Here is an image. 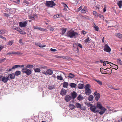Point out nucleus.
<instances>
[{
  "label": "nucleus",
  "instance_id": "1",
  "mask_svg": "<svg viewBox=\"0 0 122 122\" xmlns=\"http://www.w3.org/2000/svg\"><path fill=\"white\" fill-rule=\"evenodd\" d=\"M67 35L68 37L71 38H75L78 36L77 33L71 30H70L67 32Z\"/></svg>",
  "mask_w": 122,
  "mask_h": 122
},
{
  "label": "nucleus",
  "instance_id": "2",
  "mask_svg": "<svg viewBox=\"0 0 122 122\" xmlns=\"http://www.w3.org/2000/svg\"><path fill=\"white\" fill-rule=\"evenodd\" d=\"M87 10V7L84 5H83L81 6L77 9L76 11L78 12L81 10V12L82 13H85L86 12Z\"/></svg>",
  "mask_w": 122,
  "mask_h": 122
},
{
  "label": "nucleus",
  "instance_id": "3",
  "mask_svg": "<svg viewBox=\"0 0 122 122\" xmlns=\"http://www.w3.org/2000/svg\"><path fill=\"white\" fill-rule=\"evenodd\" d=\"M90 85L89 84H87L85 87V92L86 95H89L92 92V91L90 89Z\"/></svg>",
  "mask_w": 122,
  "mask_h": 122
},
{
  "label": "nucleus",
  "instance_id": "4",
  "mask_svg": "<svg viewBox=\"0 0 122 122\" xmlns=\"http://www.w3.org/2000/svg\"><path fill=\"white\" fill-rule=\"evenodd\" d=\"M23 73H25L27 75L29 76L31 73V70L28 69L26 67L22 68L21 70Z\"/></svg>",
  "mask_w": 122,
  "mask_h": 122
},
{
  "label": "nucleus",
  "instance_id": "5",
  "mask_svg": "<svg viewBox=\"0 0 122 122\" xmlns=\"http://www.w3.org/2000/svg\"><path fill=\"white\" fill-rule=\"evenodd\" d=\"M56 4L53 1H46V6L52 7L54 6Z\"/></svg>",
  "mask_w": 122,
  "mask_h": 122
},
{
  "label": "nucleus",
  "instance_id": "6",
  "mask_svg": "<svg viewBox=\"0 0 122 122\" xmlns=\"http://www.w3.org/2000/svg\"><path fill=\"white\" fill-rule=\"evenodd\" d=\"M13 54H15L18 55H22L23 54V53L20 52L19 51H18L16 52L13 51H11L10 52H8L6 54V55H8Z\"/></svg>",
  "mask_w": 122,
  "mask_h": 122
},
{
  "label": "nucleus",
  "instance_id": "7",
  "mask_svg": "<svg viewBox=\"0 0 122 122\" xmlns=\"http://www.w3.org/2000/svg\"><path fill=\"white\" fill-rule=\"evenodd\" d=\"M27 23L26 21H24L22 22L20 21L19 22V26L21 27H24L27 26Z\"/></svg>",
  "mask_w": 122,
  "mask_h": 122
},
{
  "label": "nucleus",
  "instance_id": "8",
  "mask_svg": "<svg viewBox=\"0 0 122 122\" xmlns=\"http://www.w3.org/2000/svg\"><path fill=\"white\" fill-rule=\"evenodd\" d=\"M104 50L105 51H106L108 52H110L111 49L107 44H106L104 46Z\"/></svg>",
  "mask_w": 122,
  "mask_h": 122
},
{
  "label": "nucleus",
  "instance_id": "9",
  "mask_svg": "<svg viewBox=\"0 0 122 122\" xmlns=\"http://www.w3.org/2000/svg\"><path fill=\"white\" fill-rule=\"evenodd\" d=\"M72 98L71 96L67 95H66L64 97L65 100L67 102H68L70 101Z\"/></svg>",
  "mask_w": 122,
  "mask_h": 122
},
{
  "label": "nucleus",
  "instance_id": "10",
  "mask_svg": "<svg viewBox=\"0 0 122 122\" xmlns=\"http://www.w3.org/2000/svg\"><path fill=\"white\" fill-rule=\"evenodd\" d=\"M90 109L92 111L94 112H98V111L96 110V107L95 106H92L90 107Z\"/></svg>",
  "mask_w": 122,
  "mask_h": 122
},
{
  "label": "nucleus",
  "instance_id": "11",
  "mask_svg": "<svg viewBox=\"0 0 122 122\" xmlns=\"http://www.w3.org/2000/svg\"><path fill=\"white\" fill-rule=\"evenodd\" d=\"M105 70L106 71H104V73L110 74L112 73L111 70L109 68H107L106 69H105Z\"/></svg>",
  "mask_w": 122,
  "mask_h": 122
},
{
  "label": "nucleus",
  "instance_id": "12",
  "mask_svg": "<svg viewBox=\"0 0 122 122\" xmlns=\"http://www.w3.org/2000/svg\"><path fill=\"white\" fill-rule=\"evenodd\" d=\"M72 99H74L77 96V93L74 91L71 94Z\"/></svg>",
  "mask_w": 122,
  "mask_h": 122
},
{
  "label": "nucleus",
  "instance_id": "13",
  "mask_svg": "<svg viewBox=\"0 0 122 122\" xmlns=\"http://www.w3.org/2000/svg\"><path fill=\"white\" fill-rule=\"evenodd\" d=\"M67 92V91L66 90L63 88L61 90L60 94L62 96H64L66 95Z\"/></svg>",
  "mask_w": 122,
  "mask_h": 122
},
{
  "label": "nucleus",
  "instance_id": "14",
  "mask_svg": "<svg viewBox=\"0 0 122 122\" xmlns=\"http://www.w3.org/2000/svg\"><path fill=\"white\" fill-rule=\"evenodd\" d=\"M0 79L4 83H6L7 82L6 77L5 76H3L0 77Z\"/></svg>",
  "mask_w": 122,
  "mask_h": 122
},
{
  "label": "nucleus",
  "instance_id": "15",
  "mask_svg": "<svg viewBox=\"0 0 122 122\" xmlns=\"http://www.w3.org/2000/svg\"><path fill=\"white\" fill-rule=\"evenodd\" d=\"M101 109V111L99 112L100 115H102L105 112V111L106 110V109L104 107H103Z\"/></svg>",
  "mask_w": 122,
  "mask_h": 122
},
{
  "label": "nucleus",
  "instance_id": "16",
  "mask_svg": "<svg viewBox=\"0 0 122 122\" xmlns=\"http://www.w3.org/2000/svg\"><path fill=\"white\" fill-rule=\"evenodd\" d=\"M116 36L122 40V34L119 33H117L115 34Z\"/></svg>",
  "mask_w": 122,
  "mask_h": 122
},
{
  "label": "nucleus",
  "instance_id": "17",
  "mask_svg": "<svg viewBox=\"0 0 122 122\" xmlns=\"http://www.w3.org/2000/svg\"><path fill=\"white\" fill-rule=\"evenodd\" d=\"M47 75H51L53 73L52 71L50 69H48L46 71Z\"/></svg>",
  "mask_w": 122,
  "mask_h": 122
},
{
  "label": "nucleus",
  "instance_id": "18",
  "mask_svg": "<svg viewBox=\"0 0 122 122\" xmlns=\"http://www.w3.org/2000/svg\"><path fill=\"white\" fill-rule=\"evenodd\" d=\"M97 107L98 108H99L100 109L102 108L103 107H104L102 106L101 103L99 102L97 103Z\"/></svg>",
  "mask_w": 122,
  "mask_h": 122
},
{
  "label": "nucleus",
  "instance_id": "19",
  "mask_svg": "<svg viewBox=\"0 0 122 122\" xmlns=\"http://www.w3.org/2000/svg\"><path fill=\"white\" fill-rule=\"evenodd\" d=\"M48 88L49 90H52L54 88V86L53 85L50 84L48 86Z\"/></svg>",
  "mask_w": 122,
  "mask_h": 122
},
{
  "label": "nucleus",
  "instance_id": "20",
  "mask_svg": "<svg viewBox=\"0 0 122 122\" xmlns=\"http://www.w3.org/2000/svg\"><path fill=\"white\" fill-rule=\"evenodd\" d=\"M63 87H64L67 88V87L68 86V83L64 81L63 83Z\"/></svg>",
  "mask_w": 122,
  "mask_h": 122
},
{
  "label": "nucleus",
  "instance_id": "21",
  "mask_svg": "<svg viewBox=\"0 0 122 122\" xmlns=\"http://www.w3.org/2000/svg\"><path fill=\"white\" fill-rule=\"evenodd\" d=\"M70 86L72 88H75L76 86V84L74 83H71L69 84Z\"/></svg>",
  "mask_w": 122,
  "mask_h": 122
},
{
  "label": "nucleus",
  "instance_id": "22",
  "mask_svg": "<svg viewBox=\"0 0 122 122\" xmlns=\"http://www.w3.org/2000/svg\"><path fill=\"white\" fill-rule=\"evenodd\" d=\"M118 5L119 8H122V0H120L117 3Z\"/></svg>",
  "mask_w": 122,
  "mask_h": 122
},
{
  "label": "nucleus",
  "instance_id": "23",
  "mask_svg": "<svg viewBox=\"0 0 122 122\" xmlns=\"http://www.w3.org/2000/svg\"><path fill=\"white\" fill-rule=\"evenodd\" d=\"M69 106L70 109L71 110L74 109L75 107V106L73 104H69Z\"/></svg>",
  "mask_w": 122,
  "mask_h": 122
},
{
  "label": "nucleus",
  "instance_id": "24",
  "mask_svg": "<svg viewBox=\"0 0 122 122\" xmlns=\"http://www.w3.org/2000/svg\"><path fill=\"white\" fill-rule=\"evenodd\" d=\"M20 74L21 72L20 71H17L15 72L14 75L16 76H18L20 75Z\"/></svg>",
  "mask_w": 122,
  "mask_h": 122
},
{
  "label": "nucleus",
  "instance_id": "25",
  "mask_svg": "<svg viewBox=\"0 0 122 122\" xmlns=\"http://www.w3.org/2000/svg\"><path fill=\"white\" fill-rule=\"evenodd\" d=\"M83 87L84 85L81 84H79L78 86V88L80 89H83Z\"/></svg>",
  "mask_w": 122,
  "mask_h": 122
},
{
  "label": "nucleus",
  "instance_id": "26",
  "mask_svg": "<svg viewBox=\"0 0 122 122\" xmlns=\"http://www.w3.org/2000/svg\"><path fill=\"white\" fill-rule=\"evenodd\" d=\"M62 16L61 14H58L56 15L53 16V18H56Z\"/></svg>",
  "mask_w": 122,
  "mask_h": 122
},
{
  "label": "nucleus",
  "instance_id": "27",
  "mask_svg": "<svg viewBox=\"0 0 122 122\" xmlns=\"http://www.w3.org/2000/svg\"><path fill=\"white\" fill-rule=\"evenodd\" d=\"M83 97L82 95H81L78 96L77 97L78 100L79 101L82 100L83 99Z\"/></svg>",
  "mask_w": 122,
  "mask_h": 122
},
{
  "label": "nucleus",
  "instance_id": "28",
  "mask_svg": "<svg viewBox=\"0 0 122 122\" xmlns=\"http://www.w3.org/2000/svg\"><path fill=\"white\" fill-rule=\"evenodd\" d=\"M9 76L10 78L12 79H14L15 77V75L14 74L9 75Z\"/></svg>",
  "mask_w": 122,
  "mask_h": 122
},
{
  "label": "nucleus",
  "instance_id": "29",
  "mask_svg": "<svg viewBox=\"0 0 122 122\" xmlns=\"http://www.w3.org/2000/svg\"><path fill=\"white\" fill-rule=\"evenodd\" d=\"M100 97V95L99 93H97L95 97V100L96 101H98Z\"/></svg>",
  "mask_w": 122,
  "mask_h": 122
},
{
  "label": "nucleus",
  "instance_id": "30",
  "mask_svg": "<svg viewBox=\"0 0 122 122\" xmlns=\"http://www.w3.org/2000/svg\"><path fill=\"white\" fill-rule=\"evenodd\" d=\"M93 27L95 29V30L97 31H98L99 30V27L96 25L94 24V25H93Z\"/></svg>",
  "mask_w": 122,
  "mask_h": 122
},
{
  "label": "nucleus",
  "instance_id": "31",
  "mask_svg": "<svg viewBox=\"0 0 122 122\" xmlns=\"http://www.w3.org/2000/svg\"><path fill=\"white\" fill-rule=\"evenodd\" d=\"M94 80L97 82L100 85H102V82L100 80H97L95 79H94Z\"/></svg>",
  "mask_w": 122,
  "mask_h": 122
},
{
  "label": "nucleus",
  "instance_id": "32",
  "mask_svg": "<svg viewBox=\"0 0 122 122\" xmlns=\"http://www.w3.org/2000/svg\"><path fill=\"white\" fill-rule=\"evenodd\" d=\"M93 97L92 95H90L88 98V100L90 101H92L93 100Z\"/></svg>",
  "mask_w": 122,
  "mask_h": 122
},
{
  "label": "nucleus",
  "instance_id": "33",
  "mask_svg": "<svg viewBox=\"0 0 122 122\" xmlns=\"http://www.w3.org/2000/svg\"><path fill=\"white\" fill-rule=\"evenodd\" d=\"M90 41V39L89 37H88L84 41V42L86 44L89 43Z\"/></svg>",
  "mask_w": 122,
  "mask_h": 122
},
{
  "label": "nucleus",
  "instance_id": "34",
  "mask_svg": "<svg viewBox=\"0 0 122 122\" xmlns=\"http://www.w3.org/2000/svg\"><path fill=\"white\" fill-rule=\"evenodd\" d=\"M57 79L60 80H62L63 79V78L61 75L57 76Z\"/></svg>",
  "mask_w": 122,
  "mask_h": 122
},
{
  "label": "nucleus",
  "instance_id": "35",
  "mask_svg": "<svg viewBox=\"0 0 122 122\" xmlns=\"http://www.w3.org/2000/svg\"><path fill=\"white\" fill-rule=\"evenodd\" d=\"M81 105L78 103H76V107L77 108H80L81 107Z\"/></svg>",
  "mask_w": 122,
  "mask_h": 122
},
{
  "label": "nucleus",
  "instance_id": "36",
  "mask_svg": "<svg viewBox=\"0 0 122 122\" xmlns=\"http://www.w3.org/2000/svg\"><path fill=\"white\" fill-rule=\"evenodd\" d=\"M82 110H85L86 109V107L85 106H83V105H81L80 108Z\"/></svg>",
  "mask_w": 122,
  "mask_h": 122
},
{
  "label": "nucleus",
  "instance_id": "37",
  "mask_svg": "<svg viewBox=\"0 0 122 122\" xmlns=\"http://www.w3.org/2000/svg\"><path fill=\"white\" fill-rule=\"evenodd\" d=\"M74 77V75L73 74L70 73L69 75H68V77L70 78H73Z\"/></svg>",
  "mask_w": 122,
  "mask_h": 122
},
{
  "label": "nucleus",
  "instance_id": "38",
  "mask_svg": "<svg viewBox=\"0 0 122 122\" xmlns=\"http://www.w3.org/2000/svg\"><path fill=\"white\" fill-rule=\"evenodd\" d=\"M34 67V66L33 65L28 64L26 66V68H32Z\"/></svg>",
  "mask_w": 122,
  "mask_h": 122
},
{
  "label": "nucleus",
  "instance_id": "39",
  "mask_svg": "<svg viewBox=\"0 0 122 122\" xmlns=\"http://www.w3.org/2000/svg\"><path fill=\"white\" fill-rule=\"evenodd\" d=\"M20 67V65H14L12 67V69H15L16 68Z\"/></svg>",
  "mask_w": 122,
  "mask_h": 122
},
{
  "label": "nucleus",
  "instance_id": "40",
  "mask_svg": "<svg viewBox=\"0 0 122 122\" xmlns=\"http://www.w3.org/2000/svg\"><path fill=\"white\" fill-rule=\"evenodd\" d=\"M20 34H21L22 35H25L26 34V33L25 32L22 31V30H20L19 31Z\"/></svg>",
  "mask_w": 122,
  "mask_h": 122
},
{
  "label": "nucleus",
  "instance_id": "41",
  "mask_svg": "<svg viewBox=\"0 0 122 122\" xmlns=\"http://www.w3.org/2000/svg\"><path fill=\"white\" fill-rule=\"evenodd\" d=\"M66 29H63L61 32L62 35H63L66 32Z\"/></svg>",
  "mask_w": 122,
  "mask_h": 122
},
{
  "label": "nucleus",
  "instance_id": "42",
  "mask_svg": "<svg viewBox=\"0 0 122 122\" xmlns=\"http://www.w3.org/2000/svg\"><path fill=\"white\" fill-rule=\"evenodd\" d=\"M13 41H10L9 42L8 44H7V45H10L11 46L13 44Z\"/></svg>",
  "mask_w": 122,
  "mask_h": 122
},
{
  "label": "nucleus",
  "instance_id": "43",
  "mask_svg": "<svg viewBox=\"0 0 122 122\" xmlns=\"http://www.w3.org/2000/svg\"><path fill=\"white\" fill-rule=\"evenodd\" d=\"M46 46V45L39 44V47H45Z\"/></svg>",
  "mask_w": 122,
  "mask_h": 122
},
{
  "label": "nucleus",
  "instance_id": "44",
  "mask_svg": "<svg viewBox=\"0 0 122 122\" xmlns=\"http://www.w3.org/2000/svg\"><path fill=\"white\" fill-rule=\"evenodd\" d=\"M110 63V62L107 61H104L103 62V65L104 66H105L106 65V63L109 64Z\"/></svg>",
  "mask_w": 122,
  "mask_h": 122
},
{
  "label": "nucleus",
  "instance_id": "45",
  "mask_svg": "<svg viewBox=\"0 0 122 122\" xmlns=\"http://www.w3.org/2000/svg\"><path fill=\"white\" fill-rule=\"evenodd\" d=\"M117 62L118 63H119L120 65H122V62L121 61L120 59H118Z\"/></svg>",
  "mask_w": 122,
  "mask_h": 122
},
{
  "label": "nucleus",
  "instance_id": "46",
  "mask_svg": "<svg viewBox=\"0 0 122 122\" xmlns=\"http://www.w3.org/2000/svg\"><path fill=\"white\" fill-rule=\"evenodd\" d=\"M76 5H79L81 2V0H76Z\"/></svg>",
  "mask_w": 122,
  "mask_h": 122
},
{
  "label": "nucleus",
  "instance_id": "47",
  "mask_svg": "<svg viewBox=\"0 0 122 122\" xmlns=\"http://www.w3.org/2000/svg\"><path fill=\"white\" fill-rule=\"evenodd\" d=\"M5 31L3 30H0V34L3 35L4 33H5Z\"/></svg>",
  "mask_w": 122,
  "mask_h": 122
},
{
  "label": "nucleus",
  "instance_id": "48",
  "mask_svg": "<svg viewBox=\"0 0 122 122\" xmlns=\"http://www.w3.org/2000/svg\"><path fill=\"white\" fill-rule=\"evenodd\" d=\"M61 58H63L64 59H68V57L67 56H61Z\"/></svg>",
  "mask_w": 122,
  "mask_h": 122
},
{
  "label": "nucleus",
  "instance_id": "49",
  "mask_svg": "<svg viewBox=\"0 0 122 122\" xmlns=\"http://www.w3.org/2000/svg\"><path fill=\"white\" fill-rule=\"evenodd\" d=\"M105 69H104L102 68H100V71L101 72V73H102L103 74L104 73V71H102V70H105Z\"/></svg>",
  "mask_w": 122,
  "mask_h": 122
},
{
  "label": "nucleus",
  "instance_id": "50",
  "mask_svg": "<svg viewBox=\"0 0 122 122\" xmlns=\"http://www.w3.org/2000/svg\"><path fill=\"white\" fill-rule=\"evenodd\" d=\"M14 29H15V30H16L17 31H18L19 32V31L20 30H21V29H20V28H18V27H16V28H14Z\"/></svg>",
  "mask_w": 122,
  "mask_h": 122
},
{
  "label": "nucleus",
  "instance_id": "51",
  "mask_svg": "<svg viewBox=\"0 0 122 122\" xmlns=\"http://www.w3.org/2000/svg\"><path fill=\"white\" fill-rule=\"evenodd\" d=\"M77 46L80 47L81 48H82V45L80 43H77Z\"/></svg>",
  "mask_w": 122,
  "mask_h": 122
},
{
  "label": "nucleus",
  "instance_id": "52",
  "mask_svg": "<svg viewBox=\"0 0 122 122\" xmlns=\"http://www.w3.org/2000/svg\"><path fill=\"white\" fill-rule=\"evenodd\" d=\"M0 38L3 39L4 40L6 41V38L5 37H3L2 36L0 35Z\"/></svg>",
  "mask_w": 122,
  "mask_h": 122
},
{
  "label": "nucleus",
  "instance_id": "53",
  "mask_svg": "<svg viewBox=\"0 0 122 122\" xmlns=\"http://www.w3.org/2000/svg\"><path fill=\"white\" fill-rule=\"evenodd\" d=\"M19 42L20 44H23V43L22 42V40L21 39H20L19 40Z\"/></svg>",
  "mask_w": 122,
  "mask_h": 122
},
{
  "label": "nucleus",
  "instance_id": "54",
  "mask_svg": "<svg viewBox=\"0 0 122 122\" xmlns=\"http://www.w3.org/2000/svg\"><path fill=\"white\" fill-rule=\"evenodd\" d=\"M39 29L40 30L43 31H44L45 30V29L43 28H41L40 27H39Z\"/></svg>",
  "mask_w": 122,
  "mask_h": 122
},
{
  "label": "nucleus",
  "instance_id": "55",
  "mask_svg": "<svg viewBox=\"0 0 122 122\" xmlns=\"http://www.w3.org/2000/svg\"><path fill=\"white\" fill-rule=\"evenodd\" d=\"M108 86L109 87V88H111L113 89H115V90L117 89H116L114 88H113V87L111 85H109Z\"/></svg>",
  "mask_w": 122,
  "mask_h": 122
},
{
  "label": "nucleus",
  "instance_id": "56",
  "mask_svg": "<svg viewBox=\"0 0 122 122\" xmlns=\"http://www.w3.org/2000/svg\"><path fill=\"white\" fill-rule=\"evenodd\" d=\"M23 3H25L27 5H29V3L27 1L25 0L24 1Z\"/></svg>",
  "mask_w": 122,
  "mask_h": 122
},
{
  "label": "nucleus",
  "instance_id": "57",
  "mask_svg": "<svg viewBox=\"0 0 122 122\" xmlns=\"http://www.w3.org/2000/svg\"><path fill=\"white\" fill-rule=\"evenodd\" d=\"M14 2L16 3H18L20 2V0H14Z\"/></svg>",
  "mask_w": 122,
  "mask_h": 122
},
{
  "label": "nucleus",
  "instance_id": "58",
  "mask_svg": "<svg viewBox=\"0 0 122 122\" xmlns=\"http://www.w3.org/2000/svg\"><path fill=\"white\" fill-rule=\"evenodd\" d=\"M40 68V69H45L46 68V67L44 66H40L39 67Z\"/></svg>",
  "mask_w": 122,
  "mask_h": 122
},
{
  "label": "nucleus",
  "instance_id": "59",
  "mask_svg": "<svg viewBox=\"0 0 122 122\" xmlns=\"http://www.w3.org/2000/svg\"><path fill=\"white\" fill-rule=\"evenodd\" d=\"M50 51H51L55 52L56 51V49H53L52 48H51L50 49Z\"/></svg>",
  "mask_w": 122,
  "mask_h": 122
},
{
  "label": "nucleus",
  "instance_id": "60",
  "mask_svg": "<svg viewBox=\"0 0 122 122\" xmlns=\"http://www.w3.org/2000/svg\"><path fill=\"white\" fill-rule=\"evenodd\" d=\"M98 16L101 18L102 19L104 18L103 16L102 15L99 14Z\"/></svg>",
  "mask_w": 122,
  "mask_h": 122
},
{
  "label": "nucleus",
  "instance_id": "61",
  "mask_svg": "<svg viewBox=\"0 0 122 122\" xmlns=\"http://www.w3.org/2000/svg\"><path fill=\"white\" fill-rule=\"evenodd\" d=\"M93 14L95 16H96L97 15V13L95 11H93Z\"/></svg>",
  "mask_w": 122,
  "mask_h": 122
},
{
  "label": "nucleus",
  "instance_id": "62",
  "mask_svg": "<svg viewBox=\"0 0 122 122\" xmlns=\"http://www.w3.org/2000/svg\"><path fill=\"white\" fill-rule=\"evenodd\" d=\"M106 11V7L105 5L104 6V7L103 8V12H105Z\"/></svg>",
  "mask_w": 122,
  "mask_h": 122
},
{
  "label": "nucleus",
  "instance_id": "63",
  "mask_svg": "<svg viewBox=\"0 0 122 122\" xmlns=\"http://www.w3.org/2000/svg\"><path fill=\"white\" fill-rule=\"evenodd\" d=\"M4 48V46L2 45H0V51H1V50Z\"/></svg>",
  "mask_w": 122,
  "mask_h": 122
},
{
  "label": "nucleus",
  "instance_id": "64",
  "mask_svg": "<svg viewBox=\"0 0 122 122\" xmlns=\"http://www.w3.org/2000/svg\"><path fill=\"white\" fill-rule=\"evenodd\" d=\"M0 60L2 62L6 60V59L5 58L1 59Z\"/></svg>",
  "mask_w": 122,
  "mask_h": 122
}]
</instances>
